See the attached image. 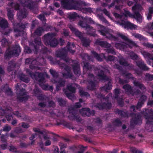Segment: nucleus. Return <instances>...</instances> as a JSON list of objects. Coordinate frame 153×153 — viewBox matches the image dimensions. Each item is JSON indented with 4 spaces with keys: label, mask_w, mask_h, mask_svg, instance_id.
<instances>
[{
    "label": "nucleus",
    "mask_w": 153,
    "mask_h": 153,
    "mask_svg": "<svg viewBox=\"0 0 153 153\" xmlns=\"http://www.w3.org/2000/svg\"><path fill=\"white\" fill-rule=\"evenodd\" d=\"M114 16L116 18H119L122 20L121 23L117 22L118 25L122 26L125 28H130L131 29H136L137 28V26L126 20V18L129 16L131 18H135L138 22L140 23L142 22L143 18L138 13H136L134 15H132L128 11L124 10V13L123 15L120 16L117 13H114Z\"/></svg>",
    "instance_id": "f257e3e1"
},
{
    "label": "nucleus",
    "mask_w": 153,
    "mask_h": 153,
    "mask_svg": "<svg viewBox=\"0 0 153 153\" xmlns=\"http://www.w3.org/2000/svg\"><path fill=\"white\" fill-rule=\"evenodd\" d=\"M61 2L63 6L66 9L83 10V12H84V11L89 12L91 11V9L90 8H85L82 9V7L84 6H88L89 5V4L86 3L85 2H82L79 3H77L76 6L73 7H70V5L74 3L73 0H61Z\"/></svg>",
    "instance_id": "f03ea898"
},
{
    "label": "nucleus",
    "mask_w": 153,
    "mask_h": 153,
    "mask_svg": "<svg viewBox=\"0 0 153 153\" xmlns=\"http://www.w3.org/2000/svg\"><path fill=\"white\" fill-rule=\"evenodd\" d=\"M30 75L33 79H35L36 80L38 81L39 85L43 89L45 90L48 89V87L47 85L44 84L42 85V84L45 83V78L48 77V76L46 73H45L43 74H42L41 73L37 72L34 74L30 73Z\"/></svg>",
    "instance_id": "7ed1b4c3"
},
{
    "label": "nucleus",
    "mask_w": 153,
    "mask_h": 153,
    "mask_svg": "<svg viewBox=\"0 0 153 153\" xmlns=\"http://www.w3.org/2000/svg\"><path fill=\"white\" fill-rule=\"evenodd\" d=\"M117 36L118 37H120L126 41V45L123 44H121L119 43H116L115 44V47L117 48H119L120 50H123L127 47V46L130 47H132L133 46L136 45V44L135 43L129 40L127 37L123 34L118 33H117Z\"/></svg>",
    "instance_id": "20e7f679"
},
{
    "label": "nucleus",
    "mask_w": 153,
    "mask_h": 153,
    "mask_svg": "<svg viewBox=\"0 0 153 153\" xmlns=\"http://www.w3.org/2000/svg\"><path fill=\"white\" fill-rule=\"evenodd\" d=\"M55 35L53 33H48L45 35L44 37V42L45 44L52 47L56 46L58 42L56 39L53 38Z\"/></svg>",
    "instance_id": "39448f33"
},
{
    "label": "nucleus",
    "mask_w": 153,
    "mask_h": 153,
    "mask_svg": "<svg viewBox=\"0 0 153 153\" xmlns=\"http://www.w3.org/2000/svg\"><path fill=\"white\" fill-rule=\"evenodd\" d=\"M21 51L20 47L18 45H16L12 48H9L7 50L5 56L6 58L17 56H19Z\"/></svg>",
    "instance_id": "423d86ee"
},
{
    "label": "nucleus",
    "mask_w": 153,
    "mask_h": 153,
    "mask_svg": "<svg viewBox=\"0 0 153 153\" xmlns=\"http://www.w3.org/2000/svg\"><path fill=\"white\" fill-rule=\"evenodd\" d=\"M50 72L53 78H55L56 77V79H55L56 80H55L54 79H53L51 81L54 83H56V89L57 90H59V88L64 86L65 82L64 81L61 79L59 80L58 82H57V81H56V80H58V78L57 77L58 76L57 73L52 69L50 70Z\"/></svg>",
    "instance_id": "0eeeda50"
},
{
    "label": "nucleus",
    "mask_w": 153,
    "mask_h": 153,
    "mask_svg": "<svg viewBox=\"0 0 153 153\" xmlns=\"http://www.w3.org/2000/svg\"><path fill=\"white\" fill-rule=\"evenodd\" d=\"M92 53L93 55L99 61H101L103 58L107 60L110 61L114 60L115 59V58L114 57L112 56H109L107 58H106L105 56L103 54H102V55H99L94 51H92Z\"/></svg>",
    "instance_id": "6e6552de"
},
{
    "label": "nucleus",
    "mask_w": 153,
    "mask_h": 153,
    "mask_svg": "<svg viewBox=\"0 0 153 153\" xmlns=\"http://www.w3.org/2000/svg\"><path fill=\"white\" fill-rule=\"evenodd\" d=\"M98 28L99 29L98 31L100 32L101 35L103 36H105L107 38L109 39H112L114 37L112 35L109 34L105 30V27L102 25H99L98 26Z\"/></svg>",
    "instance_id": "1a4fd4ad"
},
{
    "label": "nucleus",
    "mask_w": 153,
    "mask_h": 153,
    "mask_svg": "<svg viewBox=\"0 0 153 153\" xmlns=\"http://www.w3.org/2000/svg\"><path fill=\"white\" fill-rule=\"evenodd\" d=\"M79 25L82 27H85L86 28V30L88 31V33L91 35H93V34L92 33L89 32V31L93 32H95V30L93 29L92 27H90V26L85 23H84L83 22L81 21H80L79 22Z\"/></svg>",
    "instance_id": "9d476101"
},
{
    "label": "nucleus",
    "mask_w": 153,
    "mask_h": 153,
    "mask_svg": "<svg viewBox=\"0 0 153 153\" xmlns=\"http://www.w3.org/2000/svg\"><path fill=\"white\" fill-rule=\"evenodd\" d=\"M141 53L144 57L146 58L148 63L150 65H152L153 67V63L151 64V63L149 61V60H151L153 62V55H151L149 53L145 51H142Z\"/></svg>",
    "instance_id": "9b49d317"
},
{
    "label": "nucleus",
    "mask_w": 153,
    "mask_h": 153,
    "mask_svg": "<svg viewBox=\"0 0 153 153\" xmlns=\"http://www.w3.org/2000/svg\"><path fill=\"white\" fill-rule=\"evenodd\" d=\"M33 130L35 132L37 133V134H38L39 136L40 137H43L45 140L48 138V137L45 135V132L44 131L42 132L39 129L36 128H34Z\"/></svg>",
    "instance_id": "f8f14e48"
},
{
    "label": "nucleus",
    "mask_w": 153,
    "mask_h": 153,
    "mask_svg": "<svg viewBox=\"0 0 153 153\" xmlns=\"http://www.w3.org/2000/svg\"><path fill=\"white\" fill-rule=\"evenodd\" d=\"M21 4L24 7H26L31 9V2L30 0H20Z\"/></svg>",
    "instance_id": "ddd939ff"
},
{
    "label": "nucleus",
    "mask_w": 153,
    "mask_h": 153,
    "mask_svg": "<svg viewBox=\"0 0 153 153\" xmlns=\"http://www.w3.org/2000/svg\"><path fill=\"white\" fill-rule=\"evenodd\" d=\"M80 113L84 116H89L91 115L88 108H84L80 111Z\"/></svg>",
    "instance_id": "4468645a"
},
{
    "label": "nucleus",
    "mask_w": 153,
    "mask_h": 153,
    "mask_svg": "<svg viewBox=\"0 0 153 153\" xmlns=\"http://www.w3.org/2000/svg\"><path fill=\"white\" fill-rule=\"evenodd\" d=\"M69 27L70 28L71 30L74 34H75L76 36L80 37L81 35V33L79 31L77 30L76 29L71 25H69Z\"/></svg>",
    "instance_id": "2eb2a0df"
},
{
    "label": "nucleus",
    "mask_w": 153,
    "mask_h": 153,
    "mask_svg": "<svg viewBox=\"0 0 153 153\" xmlns=\"http://www.w3.org/2000/svg\"><path fill=\"white\" fill-rule=\"evenodd\" d=\"M27 15V12L24 9L22 11L19 10L17 13V15L19 19H22L26 17Z\"/></svg>",
    "instance_id": "dca6fc26"
},
{
    "label": "nucleus",
    "mask_w": 153,
    "mask_h": 153,
    "mask_svg": "<svg viewBox=\"0 0 153 153\" xmlns=\"http://www.w3.org/2000/svg\"><path fill=\"white\" fill-rule=\"evenodd\" d=\"M8 26V23L6 20L4 19H0V26L2 28H5Z\"/></svg>",
    "instance_id": "f3484780"
},
{
    "label": "nucleus",
    "mask_w": 153,
    "mask_h": 153,
    "mask_svg": "<svg viewBox=\"0 0 153 153\" xmlns=\"http://www.w3.org/2000/svg\"><path fill=\"white\" fill-rule=\"evenodd\" d=\"M77 87V86L75 84H71L70 85H67V89L72 93H74L75 91L76 87Z\"/></svg>",
    "instance_id": "a211bd4d"
},
{
    "label": "nucleus",
    "mask_w": 153,
    "mask_h": 153,
    "mask_svg": "<svg viewBox=\"0 0 153 153\" xmlns=\"http://www.w3.org/2000/svg\"><path fill=\"white\" fill-rule=\"evenodd\" d=\"M146 99V96L143 95L140 98V100L141 102L139 101L137 104V108H138L141 107L142 105L143 104L144 101Z\"/></svg>",
    "instance_id": "6ab92c4d"
},
{
    "label": "nucleus",
    "mask_w": 153,
    "mask_h": 153,
    "mask_svg": "<svg viewBox=\"0 0 153 153\" xmlns=\"http://www.w3.org/2000/svg\"><path fill=\"white\" fill-rule=\"evenodd\" d=\"M138 66L143 70H146L148 69V68L146 66L143 62H140L139 63H137Z\"/></svg>",
    "instance_id": "aec40b11"
},
{
    "label": "nucleus",
    "mask_w": 153,
    "mask_h": 153,
    "mask_svg": "<svg viewBox=\"0 0 153 153\" xmlns=\"http://www.w3.org/2000/svg\"><path fill=\"white\" fill-rule=\"evenodd\" d=\"M20 79L22 81L26 82H27L29 81V79L25 75L22 74L19 76Z\"/></svg>",
    "instance_id": "412c9836"
},
{
    "label": "nucleus",
    "mask_w": 153,
    "mask_h": 153,
    "mask_svg": "<svg viewBox=\"0 0 153 153\" xmlns=\"http://www.w3.org/2000/svg\"><path fill=\"white\" fill-rule=\"evenodd\" d=\"M132 35L135 37L139 39L140 40H146V39L145 37L142 36L140 34L138 33H134L132 34Z\"/></svg>",
    "instance_id": "4be33fe9"
},
{
    "label": "nucleus",
    "mask_w": 153,
    "mask_h": 153,
    "mask_svg": "<svg viewBox=\"0 0 153 153\" xmlns=\"http://www.w3.org/2000/svg\"><path fill=\"white\" fill-rule=\"evenodd\" d=\"M100 72L101 74H99L98 76L100 77L101 79L108 80V78L107 76L105 75L102 71L101 70H99L98 72Z\"/></svg>",
    "instance_id": "5701e85b"
},
{
    "label": "nucleus",
    "mask_w": 153,
    "mask_h": 153,
    "mask_svg": "<svg viewBox=\"0 0 153 153\" xmlns=\"http://www.w3.org/2000/svg\"><path fill=\"white\" fill-rule=\"evenodd\" d=\"M121 3V2L120 1H118V0H115V1H114V3H112L111 5L109 7V8H110V7H112V6H114V4L116 5L115 8L117 10L120 9L121 7H118V6H117V4H119Z\"/></svg>",
    "instance_id": "b1692460"
},
{
    "label": "nucleus",
    "mask_w": 153,
    "mask_h": 153,
    "mask_svg": "<svg viewBox=\"0 0 153 153\" xmlns=\"http://www.w3.org/2000/svg\"><path fill=\"white\" fill-rule=\"evenodd\" d=\"M44 30L42 27H39L35 31V34L37 36H40Z\"/></svg>",
    "instance_id": "393cba45"
},
{
    "label": "nucleus",
    "mask_w": 153,
    "mask_h": 153,
    "mask_svg": "<svg viewBox=\"0 0 153 153\" xmlns=\"http://www.w3.org/2000/svg\"><path fill=\"white\" fill-rule=\"evenodd\" d=\"M152 13H153V7H150L149 9V12L147 17L148 20L151 19V14Z\"/></svg>",
    "instance_id": "a878e982"
},
{
    "label": "nucleus",
    "mask_w": 153,
    "mask_h": 153,
    "mask_svg": "<svg viewBox=\"0 0 153 153\" xmlns=\"http://www.w3.org/2000/svg\"><path fill=\"white\" fill-rule=\"evenodd\" d=\"M99 45L105 48H109L110 46V45L106 42H101L99 43Z\"/></svg>",
    "instance_id": "bb28decb"
},
{
    "label": "nucleus",
    "mask_w": 153,
    "mask_h": 153,
    "mask_svg": "<svg viewBox=\"0 0 153 153\" xmlns=\"http://www.w3.org/2000/svg\"><path fill=\"white\" fill-rule=\"evenodd\" d=\"M132 10L133 11L134 10H141V7L139 4H136L134 6L132 7Z\"/></svg>",
    "instance_id": "cd10ccee"
},
{
    "label": "nucleus",
    "mask_w": 153,
    "mask_h": 153,
    "mask_svg": "<svg viewBox=\"0 0 153 153\" xmlns=\"http://www.w3.org/2000/svg\"><path fill=\"white\" fill-rule=\"evenodd\" d=\"M64 91L69 99H71V100H73L74 99H75V97L74 94L72 93L68 94L66 93V91Z\"/></svg>",
    "instance_id": "c85d7f7f"
},
{
    "label": "nucleus",
    "mask_w": 153,
    "mask_h": 153,
    "mask_svg": "<svg viewBox=\"0 0 153 153\" xmlns=\"http://www.w3.org/2000/svg\"><path fill=\"white\" fill-rule=\"evenodd\" d=\"M73 70L74 73L77 74L79 73V66L78 65H77L76 66L73 67Z\"/></svg>",
    "instance_id": "c756f323"
},
{
    "label": "nucleus",
    "mask_w": 153,
    "mask_h": 153,
    "mask_svg": "<svg viewBox=\"0 0 153 153\" xmlns=\"http://www.w3.org/2000/svg\"><path fill=\"white\" fill-rule=\"evenodd\" d=\"M134 84L135 86L137 87H138L141 89H145L144 86L139 82H134Z\"/></svg>",
    "instance_id": "7c9ffc66"
},
{
    "label": "nucleus",
    "mask_w": 153,
    "mask_h": 153,
    "mask_svg": "<svg viewBox=\"0 0 153 153\" xmlns=\"http://www.w3.org/2000/svg\"><path fill=\"white\" fill-rule=\"evenodd\" d=\"M123 88L125 89L127 92L131 91L132 89L131 87L128 85H124L123 86Z\"/></svg>",
    "instance_id": "2f4dec72"
},
{
    "label": "nucleus",
    "mask_w": 153,
    "mask_h": 153,
    "mask_svg": "<svg viewBox=\"0 0 153 153\" xmlns=\"http://www.w3.org/2000/svg\"><path fill=\"white\" fill-rule=\"evenodd\" d=\"M7 16L9 19L10 20H12L13 19V15L12 11L8 10Z\"/></svg>",
    "instance_id": "473e14b6"
},
{
    "label": "nucleus",
    "mask_w": 153,
    "mask_h": 153,
    "mask_svg": "<svg viewBox=\"0 0 153 153\" xmlns=\"http://www.w3.org/2000/svg\"><path fill=\"white\" fill-rule=\"evenodd\" d=\"M67 46H68V51H69L71 53H73L74 51H72L71 50L70 48H69V47H70L71 48H74V44H73L72 45H70V43L69 42H68L67 43Z\"/></svg>",
    "instance_id": "72a5a7b5"
},
{
    "label": "nucleus",
    "mask_w": 153,
    "mask_h": 153,
    "mask_svg": "<svg viewBox=\"0 0 153 153\" xmlns=\"http://www.w3.org/2000/svg\"><path fill=\"white\" fill-rule=\"evenodd\" d=\"M79 92L81 96H85L86 97L89 96V94L87 92H84L82 88L79 89Z\"/></svg>",
    "instance_id": "f704fd0d"
},
{
    "label": "nucleus",
    "mask_w": 153,
    "mask_h": 153,
    "mask_svg": "<svg viewBox=\"0 0 153 153\" xmlns=\"http://www.w3.org/2000/svg\"><path fill=\"white\" fill-rule=\"evenodd\" d=\"M112 85L111 83L109 82L108 83V85H106L104 88L105 89V91H107L108 90L111 89L112 88Z\"/></svg>",
    "instance_id": "c9c22d12"
},
{
    "label": "nucleus",
    "mask_w": 153,
    "mask_h": 153,
    "mask_svg": "<svg viewBox=\"0 0 153 153\" xmlns=\"http://www.w3.org/2000/svg\"><path fill=\"white\" fill-rule=\"evenodd\" d=\"M1 44L2 46H7L8 45V42L5 39H3L1 41Z\"/></svg>",
    "instance_id": "e433bc0d"
},
{
    "label": "nucleus",
    "mask_w": 153,
    "mask_h": 153,
    "mask_svg": "<svg viewBox=\"0 0 153 153\" xmlns=\"http://www.w3.org/2000/svg\"><path fill=\"white\" fill-rule=\"evenodd\" d=\"M120 63L121 65L125 66L128 65V64L123 58H121L120 61Z\"/></svg>",
    "instance_id": "4c0bfd02"
},
{
    "label": "nucleus",
    "mask_w": 153,
    "mask_h": 153,
    "mask_svg": "<svg viewBox=\"0 0 153 153\" xmlns=\"http://www.w3.org/2000/svg\"><path fill=\"white\" fill-rule=\"evenodd\" d=\"M82 19L83 21L84 22L86 21L87 22H89L90 23H92L93 22L92 20L90 18L86 17L85 18H83V17H82Z\"/></svg>",
    "instance_id": "58836bf2"
},
{
    "label": "nucleus",
    "mask_w": 153,
    "mask_h": 153,
    "mask_svg": "<svg viewBox=\"0 0 153 153\" xmlns=\"http://www.w3.org/2000/svg\"><path fill=\"white\" fill-rule=\"evenodd\" d=\"M65 70L67 71V73H65L63 74V76L64 77L66 76H67V77H70L71 76V75L70 73V70H68V71L67 70V69H65Z\"/></svg>",
    "instance_id": "ea45409f"
},
{
    "label": "nucleus",
    "mask_w": 153,
    "mask_h": 153,
    "mask_svg": "<svg viewBox=\"0 0 153 153\" xmlns=\"http://www.w3.org/2000/svg\"><path fill=\"white\" fill-rule=\"evenodd\" d=\"M78 16L77 14L75 13H72L70 14V17L71 19H74L76 18Z\"/></svg>",
    "instance_id": "a19ab883"
},
{
    "label": "nucleus",
    "mask_w": 153,
    "mask_h": 153,
    "mask_svg": "<svg viewBox=\"0 0 153 153\" xmlns=\"http://www.w3.org/2000/svg\"><path fill=\"white\" fill-rule=\"evenodd\" d=\"M10 5L12 7H14L15 10H17L19 9V6L18 4H16L15 3H12Z\"/></svg>",
    "instance_id": "79ce46f5"
},
{
    "label": "nucleus",
    "mask_w": 153,
    "mask_h": 153,
    "mask_svg": "<svg viewBox=\"0 0 153 153\" xmlns=\"http://www.w3.org/2000/svg\"><path fill=\"white\" fill-rule=\"evenodd\" d=\"M143 45L146 46L147 47L149 48H153V45L149 43H144Z\"/></svg>",
    "instance_id": "37998d69"
},
{
    "label": "nucleus",
    "mask_w": 153,
    "mask_h": 153,
    "mask_svg": "<svg viewBox=\"0 0 153 153\" xmlns=\"http://www.w3.org/2000/svg\"><path fill=\"white\" fill-rule=\"evenodd\" d=\"M9 150L10 151L14 152H16L17 150L16 148L15 147L13 146H10Z\"/></svg>",
    "instance_id": "c03bdc74"
},
{
    "label": "nucleus",
    "mask_w": 153,
    "mask_h": 153,
    "mask_svg": "<svg viewBox=\"0 0 153 153\" xmlns=\"http://www.w3.org/2000/svg\"><path fill=\"white\" fill-rule=\"evenodd\" d=\"M11 128L10 126H5L3 128V131H8L10 130Z\"/></svg>",
    "instance_id": "a18cd8bd"
},
{
    "label": "nucleus",
    "mask_w": 153,
    "mask_h": 153,
    "mask_svg": "<svg viewBox=\"0 0 153 153\" xmlns=\"http://www.w3.org/2000/svg\"><path fill=\"white\" fill-rule=\"evenodd\" d=\"M24 49L26 53H29L31 52V50L28 47H25Z\"/></svg>",
    "instance_id": "49530a36"
},
{
    "label": "nucleus",
    "mask_w": 153,
    "mask_h": 153,
    "mask_svg": "<svg viewBox=\"0 0 153 153\" xmlns=\"http://www.w3.org/2000/svg\"><path fill=\"white\" fill-rule=\"evenodd\" d=\"M131 57L133 59H136L137 58V56L133 52L131 54Z\"/></svg>",
    "instance_id": "de8ad7c7"
},
{
    "label": "nucleus",
    "mask_w": 153,
    "mask_h": 153,
    "mask_svg": "<svg viewBox=\"0 0 153 153\" xmlns=\"http://www.w3.org/2000/svg\"><path fill=\"white\" fill-rule=\"evenodd\" d=\"M131 151L133 153H140L139 151L137 150L135 148H132L131 149Z\"/></svg>",
    "instance_id": "09e8293b"
},
{
    "label": "nucleus",
    "mask_w": 153,
    "mask_h": 153,
    "mask_svg": "<svg viewBox=\"0 0 153 153\" xmlns=\"http://www.w3.org/2000/svg\"><path fill=\"white\" fill-rule=\"evenodd\" d=\"M97 16L103 22L105 21V19L102 15H99V14H98Z\"/></svg>",
    "instance_id": "8fccbe9b"
},
{
    "label": "nucleus",
    "mask_w": 153,
    "mask_h": 153,
    "mask_svg": "<svg viewBox=\"0 0 153 153\" xmlns=\"http://www.w3.org/2000/svg\"><path fill=\"white\" fill-rule=\"evenodd\" d=\"M36 43L38 44V45H40L41 44V39L39 38H37L35 41Z\"/></svg>",
    "instance_id": "3c124183"
},
{
    "label": "nucleus",
    "mask_w": 153,
    "mask_h": 153,
    "mask_svg": "<svg viewBox=\"0 0 153 153\" xmlns=\"http://www.w3.org/2000/svg\"><path fill=\"white\" fill-rule=\"evenodd\" d=\"M58 102L61 105H62L65 103V102L62 99H59Z\"/></svg>",
    "instance_id": "603ef678"
},
{
    "label": "nucleus",
    "mask_w": 153,
    "mask_h": 153,
    "mask_svg": "<svg viewBox=\"0 0 153 153\" xmlns=\"http://www.w3.org/2000/svg\"><path fill=\"white\" fill-rule=\"evenodd\" d=\"M146 76L149 79L152 80L153 79V75H150L149 74H147Z\"/></svg>",
    "instance_id": "864d4df0"
},
{
    "label": "nucleus",
    "mask_w": 153,
    "mask_h": 153,
    "mask_svg": "<svg viewBox=\"0 0 153 153\" xmlns=\"http://www.w3.org/2000/svg\"><path fill=\"white\" fill-rule=\"evenodd\" d=\"M39 18L41 21H44L45 20V17L44 15H40L38 16Z\"/></svg>",
    "instance_id": "5fc2aeb1"
},
{
    "label": "nucleus",
    "mask_w": 153,
    "mask_h": 153,
    "mask_svg": "<svg viewBox=\"0 0 153 153\" xmlns=\"http://www.w3.org/2000/svg\"><path fill=\"white\" fill-rule=\"evenodd\" d=\"M22 126L24 128H27L29 127V126L27 123H23L22 124Z\"/></svg>",
    "instance_id": "6e6d98bb"
},
{
    "label": "nucleus",
    "mask_w": 153,
    "mask_h": 153,
    "mask_svg": "<svg viewBox=\"0 0 153 153\" xmlns=\"http://www.w3.org/2000/svg\"><path fill=\"white\" fill-rule=\"evenodd\" d=\"M32 60L30 59H26L25 63L27 64H30L32 62Z\"/></svg>",
    "instance_id": "4d7b16f0"
},
{
    "label": "nucleus",
    "mask_w": 153,
    "mask_h": 153,
    "mask_svg": "<svg viewBox=\"0 0 153 153\" xmlns=\"http://www.w3.org/2000/svg\"><path fill=\"white\" fill-rule=\"evenodd\" d=\"M103 13L108 17H110V14L106 10L104 9L103 10Z\"/></svg>",
    "instance_id": "13d9d810"
},
{
    "label": "nucleus",
    "mask_w": 153,
    "mask_h": 153,
    "mask_svg": "<svg viewBox=\"0 0 153 153\" xmlns=\"http://www.w3.org/2000/svg\"><path fill=\"white\" fill-rule=\"evenodd\" d=\"M88 63H84V66L83 67V68L84 69H89L88 67Z\"/></svg>",
    "instance_id": "bf43d9fd"
},
{
    "label": "nucleus",
    "mask_w": 153,
    "mask_h": 153,
    "mask_svg": "<svg viewBox=\"0 0 153 153\" xmlns=\"http://www.w3.org/2000/svg\"><path fill=\"white\" fill-rule=\"evenodd\" d=\"M6 110H3L2 109H0V112L1 113V114L0 115H3L6 112Z\"/></svg>",
    "instance_id": "052dcab7"
},
{
    "label": "nucleus",
    "mask_w": 153,
    "mask_h": 153,
    "mask_svg": "<svg viewBox=\"0 0 153 153\" xmlns=\"http://www.w3.org/2000/svg\"><path fill=\"white\" fill-rule=\"evenodd\" d=\"M148 105H150L152 106H153V100H149L148 103Z\"/></svg>",
    "instance_id": "680f3d73"
},
{
    "label": "nucleus",
    "mask_w": 153,
    "mask_h": 153,
    "mask_svg": "<svg viewBox=\"0 0 153 153\" xmlns=\"http://www.w3.org/2000/svg\"><path fill=\"white\" fill-rule=\"evenodd\" d=\"M63 34L65 36H67L68 35L69 33L67 31L64 30Z\"/></svg>",
    "instance_id": "e2e57ef3"
},
{
    "label": "nucleus",
    "mask_w": 153,
    "mask_h": 153,
    "mask_svg": "<svg viewBox=\"0 0 153 153\" xmlns=\"http://www.w3.org/2000/svg\"><path fill=\"white\" fill-rule=\"evenodd\" d=\"M51 143V142L50 140H48L46 141L45 143V146H47L50 145Z\"/></svg>",
    "instance_id": "0e129e2a"
},
{
    "label": "nucleus",
    "mask_w": 153,
    "mask_h": 153,
    "mask_svg": "<svg viewBox=\"0 0 153 153\" xmlns=\"http://www.w3.org/2000/svg\"><path fill=\"white\" fill-rule=\"evenodd\" d=\"M6 117L7 118V120L9 121L12 118V117L11 115H7L6 116Z\"/></svg>",
    "instance_id": "69168bd1"
},
{
    "label": "nucleus",
    "mask_w": 153,
    "mask_h": 153,
    "mask_svg": "<svg viewBox=\"0 0 153 153\" xmlns=\"http://www.w3.org/2000/svg\"><path fill=\"white\" fill-rule=\"evenodd\" d=\"M108 53H114V51L113 49H111L110 50H108Z\"/></svg>",
    "instance_id": "338daca9"
},
{
    "label": "nucleus",
    "mask_w": 153,
    "mask_h": 153,
    "mask_svg": "<svg viewBox=\"0 0 153 153\" xmlns=\"http://www.w3.org/2000/svg\"><path fill=\"white\" fill-rule=\"evenodd\" d=\"M120 90L118 89H116L114 91V92L116 94H117L119 93Z\"/></svg>",
    "instance_id": "774afa93"
}]
</instances>
